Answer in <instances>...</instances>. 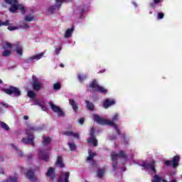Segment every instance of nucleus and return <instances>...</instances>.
Returning <instances> with one entry per match:
<instances>
[{
	"mask_svg": "<svg viewBox=\"0 0 182 182\" xmlns=\"http://www.w3.org/2000/svg\"><path fill=\"white\" fill-rule=\"evenodd\" d=\"M4 2L6 4H8L9 5H11L9 8V11L12 14H14V12H16L18 9L21 11V14H25V12H26V10L23 7V6L22 4H20L18 2V0H4Z\"/></svg>",
	"mask_w": 182,
	"mask_h": 182,
	"instance_id": "f257e3e1",
	"label": "nucleus"
},
{
	"mask_svg": "<svg viewBox=\"0 0 182 182\" xmlns=\"http://www.w3.org/2000/svg\"><path fill=\"white\" fill-rule=\"evenodd\" d=\"M94 121L96 122L98 124H109L112 127H114L118 136H122V131H120V129H119L117 124L113 123V122L106 120L97 114L94 115Z\"/></svg>",
	"mask_w": 182,
	"mask_h": 182,
	"instance_id": "f03ea898",
	"label": "nucleus"
},
{
	"mask_svg": "<svg viewBox=\"0 0 182 182\" xmlns=\"http://www.w3.org/2000/svg\"><path fill=\"white\" fill-rule=\"evenodd\" d=\"M36 129L33 127H29L28 129L26 130V133L27 135V138H23L21 139V143H24V144H31V146H35V136L32 132H35Z\"/></svg>",
	"mask_w": 182,
	"mask_h": 182,
	"instance_id": "7ed1b4c3",
	"label": "nucleus"
},
{
	"mask_svg": "<svg viewBox=\"0 0 182 182\" xmlns=\"http://www.w3.org/2000/svg\"><path fill=\"white\" fill-rule=\"evenodd\" d=\"M1 90L6 93V95H9V96L13 95L16 97H19V96L21 95L19 88L14 86H10L9 88H2Z\"/></svg>",
	"mask_w": 182,
	"mask_h": 182,
	"instance_id": "20e7f679",
	"label": "nucleus"
},
{
	"mask_svg": "<svg viewBox=\"0 0 182 182\" xmlns=\"http://www.w3.org/2000/svg\"><path fill=\"white\" fill-rule=\"evenodd\" d=\"M87 87H91V89H93L96 92H98L99 93H102L103 95L107 94V89L99 85L96 80H93L92 83L87 85Z\"/></svg>",
	"mask_w": 182,
	"mask_h": 182,
	"instance_id": "39448f33",
	"label": "nucleus"
},
{
	"mask_svg": "<svg viewBox=\"0 0 182 182\" xmlns=\"http://www.w3.org/2000/svg\"><path fill=\"white\" fill-rule=\"evenodd\" d=\"M179 161H180V156L176 155L173 156L172 161L167 160L164 162V164H165V166H167L168 167H171V166H172V167L173 168H176V167H178Z\"/></svg>",
	"mask_w": 182,
	"mask_h": 182,
	"instance_id": "423d86ee",
	"label": "nucleus"
},
{
	"mask_svg": "<svg viewBox=\"0 0 182 182\" xmlns=\"http://www.w3.org/2000/svg\"><path fill=\"white\" fill-rule=\"evenodd\" d=\"M90 137L87 138V142L90 144H92L94 147H97V139H96V135H95V128L92 127L90 132Z\"/></svg>",
	"mask_w": 182,
	"mask_h": 182,
	"instance_id": "0eeeda50",
	"label": "nucleus"
},
{
	"mask_svg": "<svg viewBox=\"0 0 182 182\" xmlns=\"http://www.w3.org/2000/svg\"><path fill=\"white\" fill-rule=\"evenodd\" d=\"M32 87L33 90H35V92H39V90L45 89L43 84L41 82H39V80L36 76H33Z\"/></svg>",
	"mask_w": 182,
	"mask_h": 182,
	"instance_id": "6e6552de",
	"label": "nucleus"
},
{
	"mask_svg": "<svg viewBox=\"0 0 182 182\" xmlns=\"http://www.w3.org/2000/svg\"><path fill=\"white\" fill-rule=\"evenodd\" d=\"M119 157H121V159H127V154L124 153V151H119V154H117L116 152L111 153L112 161H117V159H119Z\"/></svg>",
	"mask_w": 182,
	"mask_h": 182,
	"instance_id": "1a4fd4ad",
	"label": "nucleus"
},
{
	"mask_svg": "<svg viewBox=\"0 0 182 182\" xmlns=\"http://www.w3.org/2000/svg\"><path fill=\"white\" fill-rule=\"evenodd\" d=\"M49 151H43V150H39L38 153V158L41 159V160H43V161H49Z\"/></svg>",
	"mask_w": 182,
	"mask_h": 182,
	"instance_id": "9d476101",
	"label": "nucleus"
},
{
	"mask_svg": "<svg viewBox=\"0 0 182 182\" xmlns=\"http://www.w3.org/2000/svg\"><path fill=\"white\" fill-rule=\"evenodd\" d=\"M50 106L53 112H54V113L58 114V116H59L60 117L65 116V112H63V111L62 110V109L60 107L56 106L53 103H50Z\"/></svg>",
	"mask_w": 182,
	"mask_h": 182,
	"instance_id": "9b49d317",
	"label": "nucleus"
},
{
	"mask_svg": "<svg viewBox=\"0 0 182 182\" xmlns=\"http://www.w3.org/2000/svg\"><path fill=\"white\" fill-rule=\"evenodd\" d=\"M65 1H68V0H55L56 5L50 6L48 9V12L49 14H53L56 8H60V5H62V3L65 2Z\"/></svg>",
	"mask_w": 182,
	"mask_h": 182,
	"instance_id": "f8f14e48",
	"label": "nucleus"
},
{
	"mask_svg": "<svg viewBox=\"0 0 182 182\" xmlns=\"http://www.w3.org/2000/svg\"><path fill=\"white\" fill-rule=\"evenodd\" d=\"M142 167H144V168H146L147 170H151V171H154V173H156V166L154 165V161H152L151 163L144 162L142 164Z\"/></svg>",
	"mask_w": 182,
	"mask_h": 182,
	"instance_id": "ddd939ff",
	"label": "nucleus"
},
{
	"mask_svg": "<svg viewBox=\"0 0 182 182\" xmlns=\"http://www.w3.org/2000/svg\"><path fill=\"white\" fill-rule=\"evenodd\" d=\"M43 55H45L44 53H41L36 55H33V56L28 58L26 60V63H29V62H35V60H39V59H42V58L43 57Z\"/></svg>",
	"mask_w": 182,
	"mask_h": 182,
	"instance_id": "4468645a",
	"label": "nucleus"
},
{
	"mask_svg": "<svg viewBox=\"0 0 182 182\" xmlns=\"http://www.w3.org/2000/svg\"><path fill=\"white\" fill-rule=\"evenodd\" d=\"M13 47L16 48V52L20 56L23 55V50H22V46L19 42H16V43L13 44Z\"/></svg>",
	"mask_w": 182,
	"mask_h": 182,
	"instance_id": "2eb2a0df",
	"label": "nucleus"
},
{
	"mask_svg": "<svg viewBox=\"0 0 182 182\" xmlns=\"http://www.w3.org/2000/svg\"><path fill=\"white\" fill-rule=\"evenodd\" d=\"M47 177H49L50 180L56 178V174L55 173V168L50 167L46 173Z\"/></svg>",
	"mask_w": 182,
	"mask_h": 182,
	"instance_id": "dca6fc26",
	"label": "nucleus"
},
{
	"mask_svg": "<svg viewBox=\"0 0 182 182\" xmlns=\"http://www.w3.org/2000/svg\"><path fill=\"white\" fill-rule=\"evenodd\" d=\"M116 103V101L114 100H110V99H105L104 103H103V107L105 109H109L110 106H113Z\"/></svg>",
	"mask_w": 182,
	"mask_h": 182,
	"instance_id": "f3484780",
	"label": "nucleus"
},
{
	"mask_svg": "<svg viewBox=\"0 0 182 182\" xmlns=\"http://www.w3.org/2000/svg\"><path fill=\"white\" fill-rule=\"evenodd\" d=\"M26 176L31 181H36V176H35V172L33 171L28 170L26 173Z\"/></svg>",
	"mask_w": 182,
	"mask_h": 182,
	"instance_id": "a211bd4d",
	"label": "nucleus"
},
{
	"mask_svg": "<svg viewBox=\"0 0 182 182\" xmlns=\"http://www.w3.org/2000/svg\"><path fill=\"white\" fill-rule=\"evenodd\" d=\"M65 136H68V137H75V139H79L80 135L79 133H75L72 131H67L63 133Z\"/></svg>",
	"mask_w": 182,
	"mask_h": 182,
	"instance_id": "6ab92c4d",
	"label": "nucleus"
},
{
	"mask_svg": "<svg viewBox=\"0 0 182 182\" xmlns=\"http://www.w3.org/2000/svg\"><path fill=\"white\" fill-rule=\"evenodd\" d=\"M56 164L60 167V168H65V164H63V158L61 156H57Z\"/></svg>",
	"mask_w": 182,
	"mask_h": 182,
	"instance_id": "aec40b11",
	"label": "nucleus"
},
{
	"mask_svg": "<svg viewBox=\"0 0 182 182\" xmlns=\"http://www.w3.org/2000/svg\"><path fill=\"white\" fill-rule=\"evenodd\" d=\"M43 139L42 141L43 146H48V144H50V143H52V139L49 136H43Z\"/></svg>",
	"mask_w": 182,
	"mask_h": 182,
	"instance_id": "412c9836",
	"label": "nucleus"
},
{
	"mask_svg": "<svg viewBox=\"0 0 182 182\" xmlns=\"http://www.w3.org/2000/svg\"><path fill=\"white\" fill-rule=\"evenodd\" d=\"M73 31H75V28L73 27H72L71 28H68L65 33L64 38H70L72 36V33H73Z\"/></svg>",
	"mask_w": 182,
	"mask_h": 182,
	"instance_id": "4be33fe9",
	"label": "nucleus"
},
{
	"mask_svg": "<svg viewBox=\"0 0 182 182\" xmlns=\"http://www.w3.org/2000/svg\"><path fill=\"white\" fill-rule=\"evenodd\" d=\"M69 103L75 113H77V103L74 100L70 99Z\"/></svg>",
	"mask_w": 182,
	"mask_h": 182,
	"instance_id": "5701e85b",
	"label": "nucleus"
},
{
	"mask_svg": "<svg viewBox=\"0 0 182 182\" xmlns=\"http://www.w3.org/2000/svg\"><path fill=\"white\" fill-rule=\"evenodd\" d=\"M85 103L87 104V109H88V110H91V112L95 110V105L87 100L85 101Z\"/></svg>",
	"mask_w": 182,
	"mask_h": 182,
	"instance_id": "b1692460",
	"label": "nucleus"
},
{
	"mask_svg": "<svg viewBox=\"0 0 182 182\" xmlns=\"http://www.w3.org/2000/svg\"><path fill=\"white\" fill-rule=\"evenodd\" d=\"M106 170L105 168H99L97 170V176L99 177V178H102L103 177V176H105V173Z\"/></svg>",
	"mask_w": 182,
	"mask_h": 182,
	"instance_id": "393cba45",
	"label": "nucleus"
},
{
	"mask_svg": "<svg viewBox=\"0 0 182 182\" xmlns=\"http://www.w3.org/2000/svg\"><path fill=\"white\" fill-rule=\"evenodd\" d=\"M0 125H1V127L4 129V130H5L6 132H9L10 128H9V126L6 124V123L4 122H0Z\"/></svg>",
	"mask_w": 182,
	"mask_h": 182,
	"instance_id": "a878e982",
	"label": "nucleus"
},
{
	"mask_svg": "<svg viewBox=\"0 0 182 182\" xmlns=\"http://www.w3.org/2000/svg\"><path fill=\"white\" fill-rule=\"evenodd\" d=\"M77 77L79 81L81 82L82 83L84 80H86V79L87 78V76H86V75L85 74H78Z\"/></svg>",
	"mask_w": 182,
	"mask_h": 182,
	"instance_id": "bb28decb",
	"label": "nucleus"
},
{
	"mask_svg": "<svg viewBox=\"0 0 182 182\" xmlns=\"http://www.w3.org/2000/svg\"><path fill=\"white\" fill-rule=\"evenodd\" d=\"M95 156H96V154L92 152V151H89V156L87 158V161H92L93 160V157H95Z\"/></svg>",
	"mask_w": 182,
	"mask_h": 182,
	"instance_id": "cd10ccee",
	"label": "nucleus"
},
{
	"mask_svg": "<svg viewBox=\"0 0 182 182\" xmlns=\"http://www.w3.org/2000/svg\"><path fill=\"white\" fill-rule=\"evenodd\" d=\"M151 182H161V177H160L159 175L156 174L153 179L151 180Z\"/></svg>",
	"mask_w": 182,
	"mask_h": 182,
	"instance_id": "c85d7f7f",
	"label": "nucleus"
},
{
	"mask_svg": "<svg viewBox=\"0 0 182 182\" xmlns=\"http://www.w3.org/2000/svg\"><path fill=\"white\" fill-rule=\"evenodd\" d=\"M62 87V84L60 82H56L53 85L54 90H59Z\"/></svg>",
	"mask_w": 182,
	"mask_h": 182,
	"instance_id": "c756f323",
	"label": "nucleus"
},
{
	"mask_svg": "<svg viewBox=\"0 0 182 182\" xmlns=\"http://www.w3.org/2000/svg\"><path fill=\"white\" fill-rule=\"evenodd\" d=\"M11 50H4V52H3V53H2V56L4 57V58H7L8 56H11Z\"/></svg>",
	"mask_w": 182,
	"mask_h": 182,
	"instance_id": "7c9ffc66",
	"label": "nucleus"
},
{
	"mask_svg": "<svg viewBox=\"0 0 182 182\" xmlns=\"http://www.w3.org/2000/svg\"><path fill=\"white\" fill-rule=\"evenodd\" d=\"M28 97H31V99H33V97H35V96H36V93H35V92L32 91V90H29L27 93Z\"/></svg>",
	"mask_w": 182,
	"mask_h": 182,
	"instance_id": "2f4dec72",
	"label": "nucleus"
},
{
	"mask_svg": "<svg viewBox=\"0 0 182 182\" xmlns=\"http://www.w3.org/2000/svg\"><path fill=\"white\" fill-rule=\"evenodd\" d=\"M68 146L71 151H75V150H76V145H75V144L68 142Z\"/></svg>",
	"mask_w": 182,
	"mask_h": 182,
	"instance_id": "473e14b6",
	"label": "nucleus"
},
{
	"mask_svg": "<svg viewBox=\"0 0 182 182\" xmlns=\"http://www.w3.org/2000/svg\"><path fill=\"white\" fill-rule=\"evenodd\" d=\"M11 146H12L13 147H14V149H15L16 151H17V153H18V156H19L20 157H23V152H22V151H20L19 149H18V147L14 146V144H12Z\"/></svg>",
	"mask_w": 182,
	"mask_h": 182,
	"instance_id": "72a5a7b5",
	"label": "nucleus"
},
{
	"mask_svg": "<svg viewBox=\"0 0 182 182\" xmlns=\"http://www.w3.org/2000/svg\"><path fill=\"white\" fill-rule=\"evenodd\" d=\"M0 26H9V20L2 21L0 20Z\"/></svg>",
	"mask_w": 182,
	"mask_h": 182,
	"instance_id": "f704fd0d",
	"label": "nucleus"
},
{
	"mask_svg": "<svg viewBox=\"0 0 182 182\" xmlns=\"http://www.w3.org/2000/svg\"><path fill=\"white\" fill-rule=\"evenodd\" d=\"M117 120H119V114H115L112 117V121L109 122H112V123H114V122H117Z\"/></svg>",
	"mask_w": 182,
	"mask_h": 182,
	"instance_id": "c9c22d12",
	"label": "nucleus"
},
{
	"mask_svg": "<svg viewBox=\"0 0 182 182\" xmlns=\"http://www.w3.org/2000/svg\"><path fill=\"white\" fill-rule=\"evenodd\" d=\"M118 164L119 163L117 161H112V168L114 171H116V170H117Z\"/></svg>",
	"mask_w": 182,
	"mask_h": 182,
	"instance_id": "e433bc0d",
	"label": "nucleus"
},
{
	"mask_svg": "<svg viewBox=\"0 0 182 182\" xmlns=\"http://www.w3.org/2000/svg\"><path fill=\"white\" fill-rule=\"evenodd\" d=\"M25 21H26V22H32V21H33V17L30 16H26Z\"/></svg>",
	"mask_w": 182,
	"mask_h": 182,
	"instance_id": "4c0bfd02",
	"label": "nucleus"
},
{
	"mask_svg": "<svg viewBox=\"0 0 182 182\" xmlns=\"http://www.w3.org/2000/svg\"><path fill=\"white\" fill-rule=\"evenodd\" d=\"M91 166L93 168H97V167H99L97 166V163L94 160V161H91Z\"/></svg>",
	"mask_w": 182,
	"mask_h": 182,
	"instance_id": "58836bf2",
	"label": "nucleus"
},
{
	"mask_svg": "<svg viewBox=\"0 0 182 182\" xmlns=\"http://www.w3.org/2000/svg\"><path fill=\"white\" fill-rule=\"evenodd\" d=\"M9 182H16L18 181V178L16 177L10 176L9 178Z\"/></svg>",
	"mask_w": 182,
	"mask_h": 182,
	"instance_id": "ea45409f",
	"label": "nucleus"
},
{
	"mask_svg": "<svg viewBox=\"0 0 182 182\" xmlns=\"http://www.w3.org/2000/svg\"><path fill=\"white\" fill-rule=\"evenodd\" d=\"M7 29L9 31H16V29H18V27H16V26H9L7 28Z\"/></svg>",
	"mask_w": 182,
	"mask_h": 182,
	"instance_id": "a19ab883",
	"label": "nucleus"
},
{
	"mask_svg": "<svg viewBox=\"0 0 182 182\" xmlns=\"http://www.w3.org/2000/svg\"><path fill=\"white\" fill-rule=\"evenodd\" d=\"M80 14V19H82V18L83 16V14H85V7L81 9Z\"/></svg>",
	"mask_w": 182,
	"mask_h": 182,
	"instance_id": "79ce46f5",
	"label": "nucleus"
},
{
	"mask_svg": "<svg viewBox=\"0 0 182 182\" xmlns=\"http://www.w3.org/2000/svg\"><path fill=\"white\" fill-rule=\"evenodd\" d=\"M163 18H164V14L159 13L158 14V19H163Z\"/></svg>",
	"mask_w": 182,
	"mask_h": 182,
	"instance_id": "37998d69",
	"label": "nucleus"
},
{
	"mask_svg": "<svg viewBox=\"0 0 182 182\" xmlns=\"http://www.w3.org/2000/svg\"><path fill=\"white\" fill-rule=\"evenodd\" d=\"M6 45L7 48H9V49H12V46H13L14 44H11L10 43H8V42L6 43Z\"/></svg>",
	"mask_w": 182,
	"mask_h": 182,
	"instance_id": "c03bdc74",
	"label": "nucleus"
},
{
	"mask_svg": "<svg viewBox=\"0 0 182 182\" xmlns=\"http://www.w3.org/2000/svg\"><path fill=\"white\" fill-rule=\"evenodd\" d=\"M41 109L42 110H43V112H46L48 110V108L46 107V106L41 105Z\"/></svg>",
	"mask_w": 182,
	"mask_h": 182,
	"instance_id": "a18cd8bd",
	"label": "nucleus"
},
{
	"mask_svg": "<svg viewBox=\"0 0 182 182\" xmlns=\"http://www.w3.org/2000/svg\"><path fill=\"white\" fill-rule=\"evenodd\" d=\"M60 50H62V48L59 47L55 50V53L56 55H59V52H60Z\"/></svg>",
	"mask_w": 182,
	"mask_h": 182,
	"instance_id": "49530a36",
	"label": "nucleus"
},
{
	"mask_svg": "<svg viewBox=\"0 0 182 182\" xmlns=\"http://www.w3.org/2000/svg\"><path fill=\"white\" fill-rule=\"evenodd\" d=\"M1 105L4 107H6V109H8L9 107V105H8V104H5L4 102H1Z\"/></svg>",
	"mask_w": 182,
	"mask_h": 182,
	"instance_id": "de8ad7c7",
	"label": "nucleus"
},
{
	"mask_svg": "<svg viewBox=\"0 0 182 182\" xmlns=\"http://www.w3.org/2000/svg\"><path fill=\"white\" fill-rule=\"evenodd\" d=\"M80 124H83L85 123V118H80L79 119Z\"/></svg>",
	"mask_w": 182,
	"mask_h": 182,
	"instance_id": "09e8293b",
	"label": "nucleus"
},
{
	"mask_svg": "<svg viewBox=\"0 0 182 182\" xmlns=\"http://www.w3.org/2000/svg\"><path fill=\"white\" fill-rule=\"evenodd\" d=\"M0 174H2L3 176L5 174V171H4V168L1 166H0Z\"/></svg>",
	"mask_w": 182,
	"mask_h": 182,
	"instance_id": "8fccbe9b",
	"label": "nucleus"
},
{
	"mask_svg": "<svg viewBox=\"0 0 182 182\" xmlns=\"http://www.w3.org/2000/svg\"><path fill=\"white\" fill-rule=\"evenodd\" d=\"M24 29H28L29 28V26L26 23H24L23 26H21Z\"/></svg>",
	"mask_w": 182,
	"mask_h": 182,
	"instance_id": "3c124183",
	"label": "nucleus"
},
{
	"mask_svg": "<svg viewBox=\"0 0 182 182\" xmlns=\"http://www.w3.org/2000/svg\"><path fill=\"white\" fill-rule=\"evenodd\" d=\"M57 182H63V178H62V176H59L58 181Z\"/></svg>",
	"mask_w": 182,
	"mask_h": 182,
	"instance_id": "603ef678",
	"label": "nucleus"
},
{
	"mask_svg": "<svg viewBox=\"0 0 182 182\" xmlns=\"http://www.w3.org/2000/svg\"><path fill=\"white\" fill-rule=\"evenodd\" d=\"M154 2L156 5H157L158 4H160V2H161V0H154Z\"/></svg>",
	"mask_w": 182,
	"mask_h": 182,
	"instance_id": "864d4df0",
	"label": "nucleus"
},
{
	"mask_svg": "<svg viewBox=\"0 0 182 182\" xmlns=\"http://www.w3.org/2000/svg\"><path fill=\"white\" fill-rule=\"evenodd\" d=\"M27 159H28V160H31V159H32V154H28V155L27 156Z\"/></svg>",
	"mask_w": 182,
	"mask_h": 182,
	"instance_id": "5fc2aeb1",
	"label": "nucleus"
},
{
	"mask_svg": "<svg viewBox=\"0 0 182 182\" xmlns=\"http://www.w3.org/2000/svg\"><path fill=\"white\" fill-rule=\"evenodd\" d=\"M24 120H28L29 119V117L28 115H25L23 117Z\"/></svg>",
	"mask_w": 182,
	"mask_h": 182,
	"instance_id": "6e6d98bb",
	"label": "nucleus"
},
{
	"mask_svg": "<svg viewBox=\"0 0 182 182\" xmlns=\"http://www.w3.org/2000/svg\"><path fill=\"white\" fill-rule=\"evenodd\" d=\"M36 105H37V106H40V107L42 106L41 102H36Z\"/></svg>",
	"mask_w": 182,
	"mask_h": 182,
	"instance_id": "4d7b16f0",
	"label": "nucleus"
},
{
	"mask_svg": "<svg viewBox=\"0 0 182 182\" xmlns=\"http://www.w3.org/2000/svg\"><path fill=\"white\" fill-rule=\"evenodd\" d=\"M2 161H4V158L0 156V162H2Z\"/></svg>",
	"mask_w": 182,
	"mask_h": 182,
	"instance_id": "13d9d810",
	"label": "nucleus"
},
{
	"mask_svg": "<svg viewBox=\"0 0 182 182\" xmlns=\"http://www.w3.org/2000/svg\"><path fill=\"white\" fill-rule=\"evenodd\" d=\"M60 68H65V65L63 63L60 64Z\"/></svg>",
	"mask_w": 182,
	"mask_h": 182,
	"instance_id": "bf43d9fd",
	"label": "nucleus"
},
{
	"mask_svg": "<svg viewBox=\"0 0 182 182\" xmlns=\"http://www.w3.org/2000/svg\"><path fill=\"white\" fill-rule=\"evenodd\" d=\"M170 182H177V180L173 179V180L171 181Z\"/></svg>",
	"mask_w": 182,
	"mask_h": 182,
	"instance_id": "052dcab7",
	"label": "nucleus"
},
{
	"mask_svg": "<svg viewBox=\"0 0 182 182\" xmlns=\"http://www.w3.org/2000/svg\"><path fill=\"white\" fill-rule=\"evenodd\" d=\"M2 83H4V82L1 80H0V85H2Z\"/></svg>",
	"mask_w": 182,
	"mask_h": 182,
	"instance_id": "680f3d73",
	"label": "nucleus"
},
{
	"mask_svg": "<svg viewBox=\"0 0 182 182\" xmlns=\"http://www.w3.org/2000/svg\"><path fill=\"white\" fill-rule=\"evenodd\" d=\"M0 112H2V108L0 107Z\"/></svg>",
	"mask_w": 182,
	"mask_h": 182,
	"instance_id": "e2e57ef3",
	"label": "nucleus"
},
{
	"mask_svg": "<svg viewBox=\"0 0 182 182\" xmlns=\"http://www.w3.org/2000/svg\"><path fill=\"white\" fill-rule=\"evenodd\" d=\"M151 6H154V4H151Z\"/></svg>",
	"mask_w": 182,
	"mask_h": 182,
	"instance_id": "0e129e2a",
	"label": "nucleus"
},
{
	"mask_svg": "<svg viewBox=\"0 0 182 182\" xmlns=\"http://www.w3.org/2000/svg\"><path fill=\"white\" fill-rule=\"evenodd\" d=\"M114 139H116V136H114Z\"/></svg>",
	"mask_w": 182,
	"mask_h": 182,
	"instance_id": "69168bd1",
	"label": "nucleus"
}]
</instances>
